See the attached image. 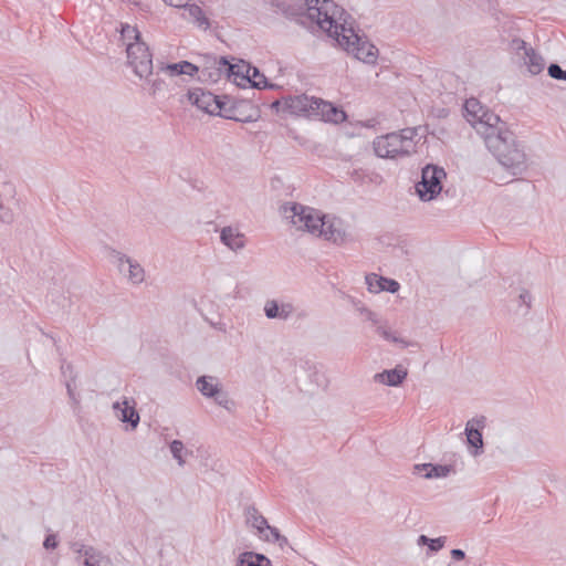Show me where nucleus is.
<instances>
[{
  "mask_svg": "<svg viewBox=\"0 0 566 566\" xmlns=\"http://www.w3.org/2000/svg\"><path fill=\"white\" fill-rule=\"evenodd\" d=\"M464 116L501 166L514 176L526 170L524 148L499 115L485 109L476 98H469L464 103Z\"/></svg>",
  "mask_w": 566,
  "mask_h": 566,
  "instance_id": "1",
  "label": "nucleus"
},
{
  "mask_svg": "<svg viewBox=\"0 0 566 566\" xmlns=\"http://www.w3.org/2000/svg\"><path fill=\"white\" fill-rule=\"evenodd\" d=\"M306 15L315 21L319 29L346 52L357 60L375 64L378 59V49L365 36L358 34L354 28V20L343 8L333 0H304Z\"/></svg>",
  "mask_w": 566,
  "mask_h": 566,
  "instance_id": "2",
  "label": "nucleus"
},
{
  "mask_svg": "<svg viewBox=\"0 0 566 566\" xmlns=\"http://www.w3.org/2000/svg\"><path fill=\"white\" fill-rule=\"evenodd\" d=\"M416 128H403L398 133H389L374 139L375 154L380 158H396L415 151Z\"/></svg>",
  "mask_w": 566,
  "mask_h": 566,
  "instance_id": "3",
  "label": "nucleus"
},
{
  "mask_svg": "<svg viewBox=\"0 0 566 566\" xmlns=\"http://www.w3.org/2000/svg\"><path fill=\"white\" fill-rule=\"evenodd\" d=\"M447 174L443 168L427 165L422 168L421 180L415 186L416 192L421 201L433 200L442 190V179Z\"/></svg>",
  "mask_w": 566,
  "mask_h": 566,
  "instance_id": "4",
  "label": "nucleus"
},
{
  "mask_svg": "<svg viewBox=\"0 0 566 566\" xmlns=\"http://www.w3.org/2000/svg\"><path fill=\"white\" fill-rule=\"evenodd\" d=\"M128 64L140 78L153 74V54L145 42H135L127 45Z\"/></svg>",
  "mask_w": 566,
  "mask_h": 566,
  "instance_id": "5",
  "label": "nucleus"
},
{
  "mask_svg": "<svg viewBox=\"0 0 566 566\" xmlns=\"http://www.w3.org/2000/svg\"><path fill=\"white\" fill-rule=\"evenodd\" d=\"M247 524L255 528L260 538L277 543L281 547L287 544V538L282 536L276 527L271 526L268 520L254 506H248L244 512Z\"/></svg>",
  "mask_w": 566,
  "mask_h": 566,
  "instance_id": "6",
  "label": "nucleus"
},
{
  "mask_svg": "<svg viewBox=\"0 0 566 566\" xmlns=\"http://www.w3.org/2000/svg\"><path fill=\"white\" fill-rule=\"evenodd\" d=\"M316 237H322L327 241L342 245L348 241L349 235L342 219L325 214L323 222L319 223Z\"/></svg>",
  "mask_w": 566,
  "mask_h": 566,
  "instance_id": "7",
  "label": "nucleus"
},
{
  "mask_svg": "<svg viewBox=\"0 0 566 566\" xmlns=\"http://www.w3.org/2000/svg\"><path fill=\"white\" fill-rule=\"evenodd\" d=\"M111 258L118 271L126 274L132 284L138 285L145 281V270L136 260L117 250L111 251Z\"/></svg>",
  "mask_w": 566,
  "mask_h": 566,
  "instance_id": "8",
  "label": "nucleus"
},
{
  "mask_svg": "<svg viewBox=\"0 0 566 566\" xmlns=\"http://www.w3.org/2000/svg\"><path fill=\"white\" fill-rule=\"evenodd\" d=\"M313 103V116H311V119H317L334 124H339L346 120L347 115L346 113L338 108L337 106L333 105L331 102L324 101L322 98L314 96Z\"/></svg>",
  "mask_w": 566,
  "mask_h": 566,
  "instance_id": "9",
  "label": "nucleus"
},
{
  "mask_svg": "<svg viewBox=\"0 0 566 566\" xmlns=\"http://www.w3.org/2000/svg\"><path fill=\"white\" fill-rule=\"evenodd\" d=\"M223 96L214 95L209 91H205L201 87H196L188 92V99L191 104L196 105L199 109L206 112L209 115H214L220 109V102Z\"/></svg>",
  "mask_w": 566,
  "mask_h": 566,
  "instance_id": "10",
  "label": "nucleus"
},
{
  "mask_svg": "<svg viewBox=\"0 0 566 566\" xmlns=\"http://www.w3.org/2000/svg\"><path fill=\"white\" fill-rule=\"evenodd\" d=\"M313 103H315L314 96L306 94L287 96L283 98V112L311 119V116L314 114Z\"/></svg>",
  "mask_w": 566,
  "mask_h": 566,
  "instance_id": "11",
  "label": "nucleus"
},
{
  "mask_svg": "<svg viewBox=\"0 0 566 566\" xmlns=\"http://www.w3.org/2000/svg\"><path fill=\"white\" fill-rule=\"evenodd\" d=\"M485 417L480 416L470 419L464 429V433L467 436V441L470 447H473L475 451L473 452L474 455H479L482 453L483 449V437H482V429L485 427Z\"/></svg>",
  "mask_w": 566,
  "mask_h": 566,
  "instance_id": "12",
  "label": "nucleus"
},
{
  "mask_svg": "<svg viewBox=\"0 0 566 566\" xmlns=\"http://www.w3.org/2000/svg\"><path fill=\"white\" fill-rule=\"evenodd\" d=\"M113 410L118 420L127 423L132 429H136L140 417L135 408V401L124 397L122 401H115L113 403Z\"/></svg>",
  "mask_w": 566,
  "mask_h": 566,
  "instance_id": "13",
  "label": "nucleus"
},
{
  "mask_svg": "<svg viewBox=\"0 0 566 566\" xmlns=\"http://www.w3.org/2000/svg\"><path fill=\"white\" fill-rule=\"evenodd\" d=\"M263 311L269 319L287 321L292 317L295 307L291 302L272 298L265 302Z\"/></svg>",
  "mask_w": 566,
  "mask_h": 566,
  "instance_id": "14",
  "label": "nucleus"
},
{
  "mask_svg": "<svg viewBox=\"0 0 566 566\" xmlns=\"http://www.w3.org/2000/svg\"><path fill=\"white\" fill-rule=\"evenodd\" d=\"M220 241L231 251L238 252L244 249L247 239L238 228L228 226L220 231Z\"/></svg>",
  "mask_w": 566,
  "mask_h": 566,
  "instance_id": "15",
  "label": "nucleus"
},
{
  "mask_svg": "<svg viewBox=\"0 0 566 566\" xmlns=\"http://www.w3.org/2000/svg\"><path fill=\"white\" fill-rule=\"evenodd\" d=\"M365 280L368 291L371 293H379L382 291L396 293L400 289V284L396 280L384 277L376 273L367 274Z\"/></svg>",
  "mask_w": 566,
  "mask_h": 566,
  "instance_id": "16",
  "label": "nucleus"
},
{
  "mask_svg": "<svg viewBox=\"0 0 566 566\" xmlns=\"http://www.w3.org/2000/svg\"><path fill=\"white\" fill-rule=\"evenodd\" d=\"M280 210L282 216L300 230L305 214L310 212V207L297 202H286Z\"/></svg>",
  "mask_w": 566,
  "mask_h": 566,
  "instance_id": "17",
  "label": "nucleus"
},
{
  "mask_svg": "<svg viewBox=\"0 0 566 566\" xmlns=\"http://www.w3.org/2000/svg\"><path fill=\"white\" fill-rule=\"evenodd\" d=\"M407 369L398 365L394 369H386L381 373H377L374 376V380L386 386L397 387L402 384L407 378Z\"/></svg>",
  "mask_w": 566,
  "mask_h": 566,
  "instance_id": "18",
  "label": "nucleus"
},
{
  "mask_svg": "<svg viewBox=\"0 0 566 566\" xmlns=\"http://www.w3.org/2000/svg\"><path fill=\"white\" fill-rule=\"evenodd\" d=\"M450 471L451 467L444 464L422 463L413 467V472L426 479L446 478Z\"/></svg>",
  "mask_w": 566,
  "mask_h": 566,
  "instance_id": "19",
  "label": "nucleus"
},
{
  "mask_svg": "<svg viewBox=\"0 0 566 566\" xmlns=\"http://www.w3.org/2000/svg\"><path fill=\"white\" fill-rule=\"evenodd\" d=\"M197 390L207 398H213L221 390L220 382L213 376H200L196 380Z\"/></svg>",
  "mask_w": 566,
  "mask_h": 566,
  "instance_id": "20",
  "label": "nucleus"
},
{
  "mask_svg": "<svg viewBox=\"0 0 566 566\" xmlns=\"http://www.w3.org/2000/svg\"><path fill=\"white\" fill-rule=\"evenodd\" d=\"M523 61L527 71L532 75H538L545 69L544 57L533 48L528 49V51H525V54L523 55Z\"/></svg>",
  "mask_w": 566,
  "mask_h": 566,
  "instance_id": "21",
  "label": "nucleus"
},
{
  "mask_svg": "<svg viewBox=\"0 0 566 566\" xmlns=\"http://www.w3.org/2000/svg\"><path fill=\"white\" fill-rule=\"evenodd\" d=\"M160 70L167 71L169 75L177 76V75H189L195 76L199 69L197 65L188 62V61H180L178 63L167 64L165 66H161Z\"/></svg>",
  "mask_w": 566,
  "mask_h": 566,
  "instance_id": "22",
  "label": "nucleus"
},
{
  "mask_svg": "<svg viewBox=\"0 0 566 566\" xmlns=\"http://www.w3.org/2000/svg\"><path fill=\"white\" fill-rule=\"evenodd\" d=\"M237 566H272V563L263 554L243 552L238 557Z\"/></svg>",
  "mask_w": 566,
  "mask_h": 566,
  "instance_id": "23",
  "label": "nucleus"
},
{
  "mask_svg": "<svg viewBox=\"0 0 566 566\" xmlns=\"http://www.w3.org/2000/svg\"><path fill=\"white\" fill-rule=\"evenodd\" d=\"M325 214L310 207V212L305 214L300 230L307 231L313 235H317L319 223L323 222Z\"/></svg>",
  "mask_w": 566,
  "mask_h": 566,
  "instance_id": "24",
  "label": "nucleus"
},
{
  "mask_svg": "<svg viewBox=\"0 0 566 566\" xmlns=\"http://www.w3.org/2000/svg\"><path fill=\"white\" fill-rule=\"evenodd\" d=\"M191 19L192 23L196 24L199 29L206 31L210 28V21L206 17L203 10L198 4H187L184 7Z\"/></svg>",
  "mask_w": 566,
  "mask_h": 566,
  "instance_id": "25",
  "label": "nucleus"
},
{
  "mask_svg": "<svg viewBox=\"0 0 566 566\" xmlns=\"http://www.w3.org/2000/svg\"><path fill=\"white\" fill-rule=\"evenodd\" d=\"M271 6L289 19H296L303 15V7L291 4L285 0H271Z\"/></svg>",
  "mask_w": 566,
  "mask_h": 566,
  "instance_id": "26",
  "label": "nucleus"
},
{
  "mask_svg": "<svg viewBox=\"0 0 566 566\" xmlns=\"http://www.w3.org/2000/svg\"><path fill=\"white\" fill-rule=\"evenodd\" d=\"M220 111L218 113H214V116H220V117H223L226 119H231V120H235V122H241V123H250V122H254L255 118L253 116H247L244 118L242 117H238L235 115V108L231 105H228V102L226 101V96L222 97L221 102H220Z\"/></svg>",
  "mask_w": 566,
  "mask_h": 566,
  "instance_id": "27",
  "label": "nucleus"
},
{
  "mask_svg": "<svg viewBox=\"0 0 566 566\" xmlns=\"http://www.w3.org/2000/svg\"><path fill=\"white\" fill-rule=\"evenodd\" d=\"M120 41L127 48L129 43L143 42L139 30L128 23H120Z\"/></svg>",
  "mask_w": 566,
  "mask_h": 566,
  "instance_id": "28",
  "label": "nucleus"
},
{
  "mask_svg": "<svg viewBox=\"0 0 566 566\" xmlns=\"http://www.w3.org/2000/svg\"><path fill=\"white\" fill-rule=\"evenodd\" d=\"M243 81H247L251 84L252 87L262 88L268 86L266 77L260 73L256 67H252L248 70L247 75H241Z\"/></svg>",
  "mask_w": 566,
  "mask_h": 566,
  "instance_id": "29",
  "label": "nucleus"
},
{
  "mask_svg": "<svg viewBox=\"0 0 566 566\" xmlns=\"http://www.w3.org/2000/svg\"><path fill=\"white\" fill-rule=\"evenodd\" d=\"M70 548L76 554V560L83 563L84 558H88V555H93L97 548L92 545H85L80 541L72 542Z\"/></svg>",
  "mask_w": 566,
  "mask_h": 566,
  "instance_id": "30",
  "label": "nucleus"
},
{
  "mask_svg": "<svg viewBox=\"0 0 566 566\" xmlns=\"http://www.w3.org/2000/svg\"><path fill=\"white\" fill-rule=\"evenodd\" d=\"M82 564L84 566H112V560L98 549L93 555H88V558H84Z\"/></svg>",
  "mask_w": 566,
  "mask_h": 566,
  "instance_id": "31",
  "label": "nucleus"
},
{
  "mask_svg": "<svg viewBox=\"0 0 566 566\" xmlns=\"http://www.w3.org/2000/svg\"><path fill=\"white\" fill-rule=\"evenodd\" d=\"M170 452L172 458L178 462L180 467L185 464L184 453H188L185 449L184 442L180 440H174L170 442Z\"/></svg>",
  "mask_w": 566,
  "mask_h": 566,
  "instance_id": "32",
  "label": "nucleus"
},
{
  "mask_svg": "<svg viewBox=\"0 0 566 566\" xmlns=\"http://www.w3.org/2000/svg\"><path fill=\"white\" fill-rule=\"evenodd\" d=\"M218 71L220 73L227 74L229 77L234 76V80H237V77L240 75L239 72H235L237 65L229 63L224 56H221L218 60Z\"/></svg>",
  "mask_w": 566,
  "mask_h": 566,
  "instance_id": "33",
  "label": "nucleus"
},
{
  "mask_svg": "<svg viewBox=\"0 0 566 566\" xmlns=\"http://www.w3.org/2000/svg\"><path fill=\"white\" fill-rule=\"evenodd\" d=\"M214 402L219 405L220 407L224 408L228 411H233L235 403L232 399L228 397V394L222 392V390L219 391L214 397Z\"/></svg>",
  "mask_w": 566,
  "mask_h": 566,
  "instance_id": "34",
  "label": "nucleus"
},
{
  "mask_svg": "<svg viewBox=\"0 0 566 566\" xmlns=\"http://www.w3.org/2000/svg\"><path fill=\"white\" fill-rule=\"evenodd\" d=\"M376 333L380 337H382L385 340H388V342H391V343H398L399 342V338L397 336H395L394 332L384 322H381L376 327Z\"/></svg>",
  "mask_w": 566,
  "mask_h": 566,
  "instance_id": "35",
  "label": "nucleus"
},
{
  "mask_svg": "<svg viewBox=\"0 0 566 566\" xmlns=\"http://www.w3.org/2000/svg\"><path fill=\"white\" fill-rule=\"evenodd\" d=\"M547 74L554 80L566 82V70H563L557 63H551L548 65Z\"/></svg>",
  "mask_w": 566,
  "mask_h": 566,
  "instance_id": "36",
  "label": "nucleus"
},
{
  "mask_svg": "<svg viewBox=\"0 0 566 566\" xmlns=\"http://www.w3.org/2000/svg\"><path fill=\"white\" fill-rule=\"evenodd\" d=\"M509 48L512 52L520 54L523 52V55L525 54V51H528L532 46H530L524 40L520 38H514L510 41Z\"/></svg>",
  "mask_w": 566,
  "mask_h": 566,
  "instance_id": "37",
  "label": "nucleus"
},
{
  "mask_svg": "<svg viewBox=\"0 0 566 566\" xmlns=\"http://www.w3.org/2000/svg\"><path fill=\"white\" fill-rule=\"evenodd\" d=\"M357 310L365 316L366 321L370 322L375 327H377L382 319L373 311L368 310L364 305L358 306Z\"/></svg>",
  "mask_w": 566,
  "mask_h": 566,
  "instance_id": "38",
  "label": "nucleus"
},
{
  "mask_svg": "<svg viewBox=\"0 0 566 566\" xmlns=\"http://www.w3.org/2000/svg\"><path fill=\"white\" fill-rule=\"evenodd\" d=\"M149 85V93L151 95H156L158 92H160L164 86H165V81L161 80L160 77H156V78H145Z\"/></svg>",
  "mask_w": 566,
  "mask_h": 566,
  "instance_id": "39",
  "label": "nucleus"
},
{
  "mask_svg": "<svg viewBox=\"0 0 566 566\" xmlns=\"http://www.w3.org/2000/svg\"><path fill=\"white\" fill-rule=\"evenodd\" d=\"M444 544H446V537L440 536L437 538H430L428 547L432 552H439L440 549L443 548Z\"/></svg>",
  "mask_w": 566,
  "mask_h": 566,
  "instance_id": "40",
  "label": "nucleus"
},
{
  "mask_svg": "<svg viewBox=\"0 0 566 566\" xmlns=\"http://www.w3.org/2000/svg\"><path fill=\"white\" fill-rule=\"evenodd\" d=\"M75 381V378L72 377L70 380L66 381V390L70 399L74 402V405H78L80 400L77 398V395L73 388V382Z\"/></svg>",
  "mask_w": 566,
  "mask_h": 566,
  "instance_id": "41",
  "label": "nucleus"
},
{
  "mask_svg": "<svg viewBox=\"0 0 566 566\" xmlns=\"http://www.w3.org/2000/svg\"><path fill=\"white\" fill-rule=\"evenodd\" d=\"M43 546L46 549H54L57 546V537H56V535L49 534L45 537L44 542H43Z\"/></svg>",
  "mask_w": 566,
  "mask_h": 566,
  "instance_id": "42",
  "label": "nucleus"
},
{
  "mask_svg": "<svg viewBox=\"0 0 566 566\" xmlns=\"http://www.w3.org/2000/svg\"><path fill=\"white\" fill-rule=\"evenodd\" d=\"M163 1L170 7L182 8V7H187V4L190 0H163Z\"/></svg>",
  "mask_w": 566,
  "mask_h": 566,
  "instance_id": "43",
  "label": "nucleus"
},
{
  "mask_svg": "<svg viewBox=\"0 0 566 566\" xmlns=\"http://www.w3.org/2000/svg\"><path fill=\"white\" fill-rule=\"evenodd\" d=\"M450 554H451L452 559H454V560H462L465 558L464 551H462L460 548H453Z\"/></svg>",
  "mask_w": 566,
  "mask_h": 566,
  "instance_id": "44",
  "label": "nucleus"
},
{
  "mask_svg": "<svg viewBox=\"0 0 566 566\" xmlns=\"http://www.w3.org/2000/svg\"><path fill=\"white\" fill-rule=\"evenodd\" d=\"M521 303L525 304L527 307L531 306L532 296L527 291H523L520 294Z\"/></svg>",
  "mask_w": 566,
  "mask_h": 566,
  "instance_id": "45",
  "label": "nucleus"
},
{
  "mask_svg": "<svg viewBox=\"0 0 566 566\" xmlns=\"http://www.w3.org/2000/svg\"><path fill=\"white\" fill-rule=\"evenodd\" d=\"M271 108H273L277 112L281 109L283 111V101L281 102V101L276 99V101L272 102Z\"/></svg>",
  "mask_w": 566,
  "mask_h": 566,
  "instance_id": "46",
  "label": "nucleus"
},
{
  "mask_svg": "<svg viewBox=\"0 0 566 566\" xmlns=\"http://www.w3.org/2000/svg\"><path fill=\"white\" fill-rule=\"evenodd\" d=\"M430 538L426 535H420L418 537V544L419 545H429Z\"/></svg>",
  "mask_w": 566,
  "mask_h": 566,
  "instance_id": "47",
  "label": "nucleus"
},
{
  "mask_svg": "<svg viewBox=\"0 0 566 566\" xmlns=\"http://www.w3.org/2000/svg\"><path fill=\"white\" fill-rule=\"evenodd\" d=\"M62 374L66 376V373H72V365L71 364H63L61 366Z\"/></svg>",
  "mask_w": 566,
  "mask_h": 566,
  "instance_id": "48",
  "label": "nucleus"
}]
</instances>
